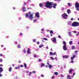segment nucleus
Masks as SVG:
<instances>
[{"instance_id": "4d7b16f0", "label": "nucleus", "mask_w": 79, "mask_h": 79, "mask_svg": "<svg viewBox=\"0 0 79 79\" xmlns=\"http://www.w3.org/2000/svg\"><path fill=\"white\" fill-rule=\"evenodd\" d=\"M39 48H42V46L40 45L39 46Z\"/></svg>"}, {"instance_id": "0e129e2a", "label": "nucleus", "mask_w": 79, "mask_h": 79, "mask_svg": "<svg viewBox=\"0 0 79 79\" xmlns=\"http://www.w3.org/2000/svg\"><path fill=\"white\" fill-rule=\"evenodd\" d=\"M20 34L21 35H23V33H20Z\"/></svg>"}, {"instance_id": "8fccbe9b", "label": "nucleus", "mask_w": 79, "mask_h": 79, "mask_svg": "<svg viewBox=\"0 0 79 79\" xmlns=\"http://www.w3.org/2000/svg\"><path fill=\"white\" fill-rule=\"evenodd\" d=\"M61 10H62V11H63V10H64V8H62Z\"/></svg>"}, {"instance_id": "f3484780", "label": "nucleus", "mask_w": 79, "mask_h": 79, "mask_svg": "<svg viewBox=\"0 0 79 79\" xmlns=\"http://www.w3.org/2000/svg\"><path fill=\"white\" fill-rule=\"evenodd\" d=\"M3 68L2 67H0V73H2V71H3Z\"/></svg>"}, {"instance_id": "b1692460", "label": "nucleus", "mask_w": 79, "mask_h": 79, "mask_svg": "<svg viewBox=\"0 0 79 79\" xmlns=\"http://www.w3.org/2000/svg\"><path fill=\"white\" fill-rule=\"evenodd\" d=\"M17 47L18 48H20L21 47V46L20 45V44H19L17 45Z\"/></svg>"}, {"instance_id": "9d476101", "label": "nucleus", "mask_w": 79, "mask_h": 79, "mask_svg": "<svg viewBox=\"0 0 79 79\" xmlns=\"http://www.w3.org/2000/svg\"><path fill=\"white\" fill-rule=\"evenodd\" d=\"M52 41L54 43H56V38H53Z\"/></svg>"}, {"instance_id": "f257e3e1", "label": "nucleus", "mask_w": 79, "mask_h": 79, "mask_svg": "<svg viewBox=\"0 0 79 79\" xmlns=\"http://www.w3.org/2000/svg\"><path fill=\"white\" fill-rule=\"evenodd\" d=\"M52 5H53L52 6L53 8L55 9L56 8V6H57V4L56 3H54L53 2H50L48 1L46 3L45 7L48 8L50 9L52 8Z\"/></svg>"}, {"instance_id": "3c124183", "label": "nucleus", "mask_w": 79, "mask_h": 79, "mask_svg": "<svg viewBox=\"0 0 79 79\" xmlns=\"http://www.w3.org/2000/svg\"><path fill=\"white\" fill-rule=\"evenodd\" d=\"M2 60H3L2 59H0V62H2Z\"/></svg>"}, {"instance_id": "7ed1b4c3", "label": "nucleus", "mask_w": 79, "mask_h": 79, "mask_svg": "<svg viewBox=\"0 0 79 79\" xmlns=\"http://www.w3.org/2000/svg\"><path fill=\"white\" fill-rule=\"evenodd\" d=\"M75 7L77 11H79V3L78 2L75 3Z\"/></svg>"}, {"instance_id": "a211bd4d", "label": "nucleus", "mask_w": 79, "mask_h": 79, "mask_svg": "<svg viewBox=\"0 0 79 79\" xmlns=\"http://www.w3.org/2000/svg\"><path fill=\"white\" fill-rule=\"evenodd\" d=\"M23 65L25 67V68H27V64H26V63H24L23 64Z\"/></svg>"}, {"instance_id": "39448f33", "label": "nucleus", "mask_w": 79, "mask_h": 79, "mask_svg": "<svg viewBox=\"0 0 79 79\" xmlns=\"http://www.w3.org/2000/svg\"><path fill=\"white\" fill-rule=\"evenodd\" d=\"M33 16V14H30L29 16V19H32L33 18V17H32Z\"/></svg>"}, {"instance_id": "ddd939ff", "label": "nucleus", "mask_w": 79, "mask_h": 79, "mask_svg": "<svg viewBox=\"0 0 79 79\" xmlns=\"http://www.w3.org/2000/svg\"><path fill=\"white\" fill-rule=\"evenodd\" d=\"M39 6L40 7H42L43 6H44V4L42 3H40L39 4Z\"/></svg>"}, {"instance_id": "338daca9", "label": "nucleus", "mask_w": 79, "mask_h": 79, "mask_svg": "<svg viewBox=\"0 0 79 79\" xmlns=\"http://www.w3.org/2000/svg\"><path fill=\"white\" fill-rule=\"evenodd\" d=\"M75 74H76V73H74L73 74V76H74V75H75Z\"/></svg>"}, {"instance_id": "13d9d810", "label": "nucleus", "mask_w": 79, "mask_h": 79, "mask_svg": "<svg viewBox=\"0 0 79 79\" xmlns=\"http://www.w3.org/2000/svg\"><path fill=\"white\" fill-rule=\"evenodd\" d=\"M26 4H27V3L26 2H25V3H24V5H26Z\"/></svg>"}, {"instance_id": "393cba45", "label": "nucleus", "mask_w": 79, "mask_h": 79, "mask_svg": "<svg viewBox=\"0 0 79 79\" xmlns=\"http://www.w3.org/2000/svg\"><path fill=\"white\" fill-rule=\"evenodd\" d=\"M71 77V76H69V75H68L67 77V79H69V78H70Z\"/></svg>"}, {"instance_id": "423d86ee", "label": "nucleus", "mask_w": 79, "mask_h": 79, "mask_svg": "<svg viewBox=\"0 0 79 79\" xmlns=\"http://www.w3.org/2000/svg\"><path fill=\"white\" fill-rule=\"evenodd\" d=\"M62 57L63 58H68L69 56L68 55L63 56Z\"/></svg>"}, {"instance_id": "a19ab883", "label": "nucleus", "mask_w": 79, "mask_h": 79, "mask_svg": "<svg viewBox=\"0 0 79 79\" xmlns=\"http://www.w3.org/2000/svg\"><path fill=\"white\" fill-rule=\"evenodd\" d=\"M75 57H76V56H75V55H73V58H74Z\"/></svg>"}, {"instance_id": "20e7f679", "label": "nucleus", "mask_w": 79, "mask_h": 79, "mask_svg": "<svg viewBox=\"0 0 79 79\" xmlns=\"http://www.w3.org/2000/svg\"><path fill=\"white\" fill-rule=\"evenodd\" d=\"M68 15L66 13H64V14L62 15V17L64 19H67V17H68Z\"/></svg>"}, {"instance_id": "09e8293b", "label": "nucleus", "mask_w": 79, "mask_h": 79, "mask_svg": "<svg viewBox=\"0 0 79 79\" xmlns=\"http://www.w3.org/2000/svg\"><path fill=\"white\" fill-rule=\"evenodd\" d=\"M71 63H74V61H73V60H72L70 61Z\"/></svg>"}, {"instance_id": "4be33fe9", "label": "nucleus", "mask_w": 79, "mask_h": 79, "mask_svg": "<svg viewBox=\"0 0 79 79\" xmlns=\"http://www.w3.org/2000/svg\"><path fill=\"white\" fill-rule=\"evenodd\" d=\"M69 44L70 45H72V44H73V41H70L69 42Z\"/></svg>"}, {"instance_id": "37998d69", "label": "nucleus", "mask_w": 79, "mask_h": 79, "mask_svg": "<svg viewBox=\"0 0 79 79\" xmlns=\"http://www.w3.org/2000/svg\"><path fill=\"white\" fill-rule=\"evenodd\" d=\"M34 57L35 58H36L37 57V55L35 54L34 55Z\"/></svg>"}, {"instance_id": "9b49d317", "label": "nucleus", "mask_w": 79, "mask_h": 79, "mask_svg": "<svg viewBox=\"0 0 79 79\" xmlns=\"http://www.w3.org/2000/svg\"><path fill=\"white\" fill-rule=\"evenodd\" d=\"M26 7H22V10L24 12H25L26 11Z\"/></svg>"}, {"instance_id": "6e6552de", "label": "nucleus", "mask_w": 79, "mask_h": 79, "mask_svg": "<svg viewBox=\"0 0 79 79\" xmlns=\"http://www.w3.org/2000/svg\"><path fill=\"white\" fill-rule=\"evenodd\" d=\"M63 49L64 50H67V48H66V46L64 45L63 47Z\"/></svg>"}, {"instance_id": "864d4df0", "label": "nucleus", "mask_w": 79, "mask_h": 79, "mask_svg": "<svg viewBox=\"0 0 79 79\" xmlns=\"http://www.w3.org/2000/svg\"><path fill=\"white\" fill-rule=\"evenodd\" d=\"M58 38H61V36H60V35H58Z\"/></svg>"}, {"instance_id": "f03ea898", "label": "nucleus", "mask_w": 79, "mask_h": 79, "mask_svg": "<svg viewBox=\"0 0 79 79\" xmlns=\"http://www.w3.org/2000/svg\"><path fill=\"white\" fill-rule=\"evenodd\" d=\"M79 23L77 22H74L72 23V26L73 27H77L79 26Z\"/></svg>"}, {"instance_id": "de8ad7c7", "label": "nucleus", "mask_w": 79, "mask_h": 79, "mask_svg": "<svg viewBox=\"0 0 79 79\" xmlns=\"http://www.w3.org/2000/svg\"><path fill=\"white\" fill-rule=\"evenodd\" d=\"M37 22V20H36V19H35L34 20V23H35V22Z\"/></svg>"}, {"instance_id": "c756f323", "label": "nucleus", "mask_w": 79, "mask_h": 79, "mask_svg": "<svg viewBox=\"0 0 79 79\" xmlns=\"http://www.w3.org/2000/svg\"><path fill=\"white\" fill-rule=\"evenodd\" d=\"M50 55H53V52H50L49 53Z\"/></svg>"}, {"instance_id": "e433bc0d", "label": "nucleus", "mask_w": 79, "mask_h": 79, "mask_svg": "<svg viewBox=\"0 0 79 79\" xmlns=\"http://www.w3.org/2000/svg\"><path fill=\"white\" fill-rule=\"evenodd\" d=\"M20 67H21V68H23V67H24V66H23V65L21 64L20 65Z\"/></svg>"}, {"instance_id": "cd10ccee", "label": "nucleus", "mask_w": 79, "mask_h": 79, "mask_svg": "<svg viewBox=\"0 0 79 79\" xmlns=\"http://www.w3.org/2000/svg\"><path fill=\"white\" fill-rule=\"evenodd\" d=\"M73 71V70H69V73H71V72H72V71Z\"/></svg>"}, {"instance_id": "5701e85b", "label": "nucleus", "mask_w": 79, "mask_h": 79, "mask_svg": "<svg viewBox=\"0 0 79 79\" xmlns=\"http://www.w3.org/2000/svg\"><path fill=\"white\" fill-rule=\"evenodd\" d=\"M50 34H53V31L52 30H51L50 31Z\"/></svg>"}, {"instance_id": "e2e57ef3", "label": "nucleus", "mask_w": 79, "mask_h": 79, "mask_svg": "<svg viewBox=\"0 0 79 79\" xmlns=\"http://www.w3.org/2000/svg\"><path fill=\"white\" fill-rule=\"evenodd\" d=\"M1 47H4V45H1Z\"/></svg>"}, {"instance_id": "1a4fd4ad", "label": "nucleus", "mask_w": 79, "mask_h": 79, "mask_svg": "<svg viewBox=\"0 0 79 79\" xmlns=\"http://www.w3.org/2000/svg\"><path fill=\"white\" fill-rule=\"evenodd\" d=\"M30 50V49L29 48H28L27 50V52L28 54H31V52H30V51H29Z\"/></svg>"}, {"instance_id": "4468645a", "label": "nucleus", "mask_w": 79, "mask_h": 79, "mask_svg": "<svg viewBox=\"0 0 79 79\" xmlns=\"http://www.w3.org/2000/svg\"><path fill=\"white\" fill-rule=\"evenodd\" d=\"M67 11L68 14H69V13H70V12H71V11L70 10H69V9H68Z\"/></svg>"}, {"instance_id": "bf43d9fd", "label": "nucleus", "mask_w": 79, "mask_h": 79, "mask_svg": "<svg viewBox=\"0 0 79 79\" xmlns=\"http://www.w3.org/2000/svg\"><path fill=\"white\" fill-rule=\"evenodd\" d=\"M3 56V54H0V56Z\"/></svg>"}, {"instance_id": "473e14b6", "label": "nucleus", "mask_w": 79, "mask_h": 79, "mask_svg": "<svg viewBox=\"0 0 79 79\" xmlns=\"http://www.w3.org/2000/svg\"><path fill=\"white\" fill-rule=\"evenodd\" d=\"M36 44L37 45H39V44H40V42H39V41L37 42Z\"/></svg>"}, {"instance_id": "58836bf2", "label": "nucleus", "mask_w": 79, "mask_h": 79, "mask_svg": "<svg viewBox=\"0 0 79 79\" xmlns=\"http://www.w3.org/2000/svg\"><path fill=\"white\" fill-rule=\"evenodd\" d=\"M36 40L35 39H34L33 40V41L34 42H36Z\"/></svg>"}, {"instance_id": "052dcab7", "label": "nucleus", "mask_w": 79, "mask_h": 79, "mask_svg": "<svg viewBox=\"0 0 79 79\" xmlns=\"http://www.w3.org/2000/svg\"><path fill=\"white\" fill-rule=\"evenodd\" d=\"M77 51H75V53H77Z\"/></svg>"}, {"instance_id": "2f4dec72", "label": "nucleus", "mask_w": 79, "mask_h": 79, "mask_svg": "<svg viewBox=\"0 0 79 79\" xmlns=\"http://www.w3.org/2000/svg\"><path fill=\"white\" fill-rule=\"evenodd\" d=\"M63 44L64 45H66V42L65 41H64L63 42Z\"/></svg>"}, {"instance_id": "a878e982", "label": "nucleus", "mask_w": 79, "mask_h": 79, "mask_svg": "<svg viewBox=\"0 0 79 79\" xmlns=\"http://www.w3.org/2000/svg\"><path fill=\"white\" fill-rule=\"evenodd\" d=\"M28 16L29 15H28V14L26 13V18H28Z\"/></svg>"}, {"instance_id": "c9c22d12", "label": "nucleus", "mask_w": 79, "mask_h": 79, "mask_svg": "<svg viewBox=\"0 0 79 79\" xmlns=\"http://www.w3.org/2000/svg\"><path fill=\"white\" fill-rule=\"evenodd\" d=\"M74 60V58L73 57H71V60Z\"/></svg>"}, {"instance_id": "2eb2a0df", "label": "nucleus", "mask_w": 79, "mask_h": 79, "mask_svg": "<svg viewBox=\"0 0 79 79\" xmlns=\"http://www.w3.org/2000/svg\"><path fill=\"white\" fill-rule=\"evenodd\" d=\"M11 69H12V68L11 67H10L9 68V72H11Z\"/></svg>"}, {"instance_id": "c85d7f7f", "label": "nucleus", "mask_w": 79, "mask_h": 79, "mask_svg": "<svg viewBox=\"0 0 79 79\" xmlns=\"http://www.w3.org/2000/svg\"><path fill=\"white\" fill-rule=\"evenodd\" d=\"M68 5H69V6H71V3H68Z\"/></svg>"}, {"instance_id": "412c9836", "label": "nucleus", "mask_w": 79, "mask_h": 79, "mask_svg": "<svg viewBox=\"0 0 79 79\" xmlns=\"http://www.w3.org/2000/svg\"><path fill=\"white\" fill-rule=\"evenodd\" d=\"M54 74H55V75H56V76H57L58 74V72H55L54 73Z\"/></svg>"}, {"instance_id": "bb28decb", "label": "nucleus", "mask_w": 79, "mask_h": 79, "mask_svg": "<svg viewBox=\"0 0 79 79\" xmlns=\"http://www.w3.org/2000/svg\"><path fill=\"white\" fill-rule=\"evenodd\" d=\"M52 65H49V68L50 69L52 68Z\"/></svg>"}, {"instance_id": "69168bd1", "label": "nucleus", "mask_w": 79, "mask_h": 79, "mask_svg": "<svg viewBox=\"0 0 79 79\" xmlns=\"http://www.w3.org/2000/svg\"><path fill=\"white\" fill-rule=\"evenodd\" d=\"M21 61L20 60H19V63H21Z\"/></svg>"}, {"instance_id": "6ab92c4d", "label": "nucleus", "mask_w": 79, "mask_h": 79, "mask_svg": "<svg viewBox=\"0 0 79 79\" xmlns=\"http://www.w3.org/2000/svg\"><path fill=\"white\" fill-rule=\"evenodd\" d=\"M68 24L69 26H71V22H68Z\"/></svg>"}, {"instance_id": "a18cd8bd", "label": "nucleus", "mask_w": 79, "mask_h": 79, "mask_svg": "<svg viewBox=\"0 0 79 79\" xmlns=\"http://www.w3.org/2000/svg\"><path fill=\"white\" fill-rule=\"evenodd\" d=\"M54 78H55V76H52V79H54Z\"/></svg>"}, {"instance_id": "5fc2aeb1", "label": "nucleus", "mask_w": 79, "mask_h": 79, "mask_svg": "<svg viewBox=\"0 0 79 79\" xmlns=\"http://www.w3.org/2000/svg\"><path fill=\"white\" fill-rule=\"evenodd\" d=\"M73 19H73V18H71V21H73Z\"/></svg>"}, {"instance_id": "f704fd0d", "label": "nucleus", "mask_w": 79, "mask_h": 79, "mask_svg": "<svg viewBox=\"0 0 79 79\" xmlns=\"http://www.w3.org/2000/svg\"><path fill=\"white\" fill-rule=\"evenodd\" d=\"M32 73V72H30L29 73V76H30L31 75V74Z\"/></svg>"}, {"instance_id": "ea45409f", "label": "nucleus", "mask_w": 79, "mask_h": 79, "mask_svg": "<svg viewBox=\"0 0 79 79\" xmlns=\"http://www.w3.org/2000/svg\"><path fill=\"white\" fill-rule=\"evenodd\" d=\"M56 54V52H54L52 54V55H55Z\"/></svg>"}, {"instance_id": "4c0bfd02", "label": "nucleus", "mask_w": 79, "mask_h": 79, "mask_svg": "<svg viewBox=\"0 0 79 79\" xmlns=\"http://www.w3.org/2000/svg\"><path fill=\"white\" fill-rule=\"evenodd\" d=\"M23 52L24 53H26V51L25 50H23Z\"/></svg>"}, {"instance_id": "774afa93", "label": "nucleus", "mask_w": 79, "mask_h": 79, "mask_svg": "<svg viewBox=\"0 0 79 79\" xmlns=\"http://www.w3.org/2000/svg\"><path fill=\"white\" fill-rule=\"evenodd\" d=\"M18 44V42H16L15 43V44Z\"/></svg>"}, {"instance_id": "7c9ffc66", "label": "nucleus", "mask_w": 79, "mask_h": 79, "mask_svg": "<svg viewBox=\"0 0 79 79\" xmlns=\"http://www.w3.org/2000/svg\"><path fill=\"white\" fill-rule=\"evenodd\" d=\"M72 49H73V50H74V48H75V47L74 46H73L72 47Z\"/></svg>"}, {"instance_id": "603ef678", "label": "nucleus", "mask_w": 79, "mask_h": 79, "mask_svg": "<svg viewBox=\"0 0 79 79\" xmlns=\"http://www.w3.org/2000/svg\"><path fill=\"white\" fill-rule=\"evenodd\" d=\"M32 73H35V71H33L32 72Z\"/></svg>"}, {"instance_id": "aec40b11", "label": "nucleus", "mask_w": 79, "mask_h": 79, "mask_svg": "<svg viewBox=\"0 0 79 79\" xmlns=\"http://www.w3.org/2000/svg\"><path fill=\"white\" fill-rule=\"evenodd\" d=\"M50 58L51 60H55V58H54L52 57H50Z\"/></svg>"}, {"instance_id": "c03bdc74", "label": "nucleus", "mask_w": 79, "mask_h": 79, "mask_svg": "<svg viewBox=\"0 0 79 79\" xmlns=\"http://www.w3.org/2000/svg\"><path fill=\"white\" fill-rule=\"evenodd\" d=\"M41 77H44V75L42 74L41 75Z\"/></svg>"}, {"instance_id": "49530a36", "label": "nucleus", "mask_w": 79, "mask_h": 79, "mask_svg": "<svg viewBox=\"0 0 79 79\" xmlns=\"http://www.w3.org/2000/svg\"><path fill=\"white\" fill-rule=\"evenodd\" d=\"M61 77H64V76H63V75H61Z\"/></svg>"}, {"instance_id": "6e6d98bb", "label": "nucleus", "mask_w": 79, "mask_h": 79, "mask_svg": "<svg viewBox=\"0 0 79 79\" xmlns=\"http://www.w3.org/2000/svg\"><path fill=\"white\" fill-rule=\"evenodd\" d=\"M31 12H29L28 13V15H30V14H31Z\"/></svg>"}, {"instance_id": "f8f14e48", "label": "nucleus", "mask_w": 79, "mask_h": 79, "mask_svg": "<svg viewBox=\"0 0 79 79\" xmlns=\"http://www.w3.org/2000/svg\"><path fill=\"white\" fill-rule=\"evenodd\" d=\"M68 33H69V36H70V37L72 36V34L71 33V32L70 31H69Z\"/></svg>"}, {"instance_id": "dca6fc26", "label": "nucleus", "mask_w": 79, "mask_h": 79, "mask_svg": "<svg viewBox=\"0 0 79 79\" xmlns=\"http://www.w3.org/2000/svg\"><path fill=\"white\" fill-rule=\"evenodd\" d=\"M45 66V64H44V63H42L41 65V67L42 68V67H43L44 66Z\"/></svg>"}, {"instance_id": "79ce46f5", "label": "nucleus", "mask_w": 79, "mask_h": 79, "mask_svg": "<svg viewBox=\"0 0 79 79\" xmlns=\"http://www.w3.org/2000/svg\"><path fill=\"white\" fill-rule=\"evenodd\" d=\"M73 32L74 33H75V34L77 33V31H73Z\"/></svg>"}, {"instance_id": "680f3d73", "label": "nucleus", "mask_w": 79, "mask_h": 79, "mask_svg": "<svg viewBox=\"0 0 79 79\" xmlns=\"http://www.w3.org/2000/svg\"><path fill=\"white\" fill-rule=\"evenodd\" d=\"M41 61V59H39V61L40 62V61Z\"/></svg>"}, {"instance_id": "72a5a7b5", "label": "nucleus", "mask_w": 79, "mask_h": 79, "mask_svg": "<svg viewBox=\"0 0 79 79\" xmlns=\"http://www.w3.org/2000/svg\"><path fill=\"white\" fill-rule=\"evenodd\" d=\"M43 39H44V40H47V39L45 38H44Z\"/></svg>"}, {"instance_id": "0eeeda50", "label": "nucleus", "mask_w": 79, "mask_h": 79, "mask_svg": "<svg viewBox=\"0 0 79 79\" xmlns=\"http://www.w3.org/2000/svg\"><path fill=\"white\" fill-rule=\"evenodd\" d=\"M39 15V12H36L35 14V16L37 18H39L40 16Z\"/></svg>"}]
</instances>
